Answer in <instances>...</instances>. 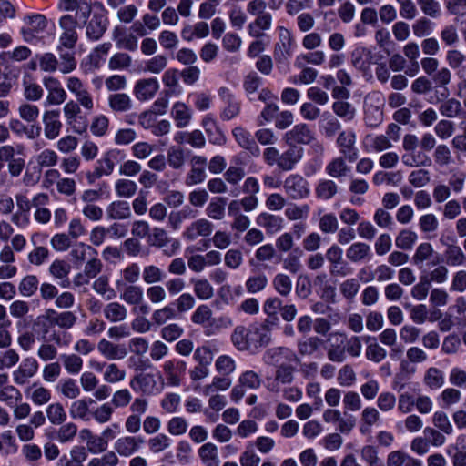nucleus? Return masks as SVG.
<instances>
[{"mask_svg": "<svg viewBox=\"0 0 466 466\" xmlns=\"http://www.w3.org/2000/svg\"><path fill=\"white\" fill-rule=\"evenodd\" d=\"M231 341L238 350L255 353L271 343V328L266 323L249 328L237 326L231 334Z\"/></svg>", "mask_w": 466, "mask_h": 466, "instance_id": "nucleus-1", "label": "nucleus"}, {"mask_svg": "<svg viewBox=\"0 0 466 466\" xmlns=\"http://www.w3.org/2000/svg\"><path fill=\"white\" fill-rule=\"evenodd\" d=\"M303 156L302 147L288 146L283 152H280L276 147H267L262 152V158L267 166L276 167L283 172L293 170L301 161Z\"/></svg>", "mask_w": 466, "mask_h": 466, "instance_id": "nucleus-2", "label": "nucleus"}, {"mask_svg": "<svg viewBox=\"0 0 466 466\" xmlns=\"http://www.w3.org/2000/svg\"><path fill=\"white\" fill-rule=\"evenodd\" d=\"M55 314L54 309H47L41 315H38L32 323V332L37 339L42 341H53L61 345L60 335L53 330L54 324L51 316Z\"/></svg>", "mask_w": 466, "mask_h": 466, "instance_id": "nucleus-3", "label": "nucleus"}, {"mask_svg": "<svg viewBox=\"0 0 466 466\" xmlns=\"http://www.w3.org/2000/svg\"><path fill=\"white\" fill-rule=\"evenodd\" d=\"M80 20L71 15H64L58 21V25L62 30L59 35L60 48L74 49L77 41L78 34L76 32L77 26H80Z\"/></svg>", "mask_w": 466, "mask_h": 466, "instance_id": "nucleus-4", "label": "nucleus"}, {"mask_svg": "<svg viewBox=\"0 0 466 466\" xmlns=\"http://www.w3.org/2000/svg\"><path fill=\"white\" fill-rule=\"evenodd\" d=\"M286 195L293 200H300L309 196V182L299 174H290L283 181Z\"/></svg>", "mask_w": 466, "mask_h": 466, "instance_id": "nucleus-5", "label": "nucleus"}, {"mask_svg": "<svg viewBox=\"0 0 466 466\" xmlns=\"http://www.w3.org/2000/svg\"><path fill=\"white\" fill-rule=\"evenodd\" d=\"M326 258L329 263V273L334 277H346L352 269L343 259V250L336 244L331 245L326 251Z\"/></svg>", "mask_w": 466, "mask_h": 466, "instance_id": "nucleus-6", "label": "nucleus"}, {"mask_svg": "<svg viewBox=\"0 0 466 466\" xmlns=\"http://www.w3.org/2000/svg\"><path fill=\"white\" fill-rule=\"evenodd\" d=\"M285 143L291 147L309 145L316 140L315 134L309 125L299 123L287 131L283 137Z\"/></svg>", "mask_w": 466, "mask_h": 466, "instance_id": "nucleus-7", "label": "nucleus"}, {"mask_svg": "<svg viewBox=\"0 0 466 466\" xmlns=\"http://www.w3.org/2000/svg\"><path fill=\"white\" fill-rule=\"evenodd\" d=\"M90 16V20L86 19V24H80V26L86 25V37L91 41H97L107 29L108 18L104 9L91 13Z\"/></svg>", "mask_w": 466, "mask_h": 466, "instance_id": "nucleus-8", "label": "nucleus"}, {"mask_svg": "<svg viewBox=\"0 0 466 466\" xmlns=\"http://www.w3.org/2000/svg\"><path fill=\"white\" fill-rule=\"evenodd\" d=\"M262 360L266 365L279 367L286 361H299V358L291 349L279 346L267 350L262 356Z\"/></svg>", "mask_w": 466, "mask_h": 466, "instance_id": "nucleus-9", "label": "nucleus"}, {"mask_svg": "<svg viewBox=\"0 0 466 466\" xmlns=\"http://www.w3.org/2000/svg\"><path fill=\"white\" fill-rule=\"evenodd\" d=\"M66 87L68 91L75 96V102H77V104L81 105V106L88 112L93 110L95 106L93 97L78 77H68L66 79Z\"/></svg>", "mask_w": 466, "mask_h": 466, "instance_id": "nucleus-10", "label": "nucleus"}, {"mask_svg": "<svg viewBox=\"0 0 466 466\" xmlns=\"http://www.w3.org/2000/svg\"><path fill=\"white\" fill-rule=\"evenodd\" d=\"M43 85L47 91L45 106H59L66 100V92L56 77L45 76Z\"/></svg>", "mask_w": 466, "mask_h": 466, "instance_id": "nucleus-11", "label": "nucleus"}, {"mask_svg": "<svg viewBox=\"0 0 466 466\" xmlns=\"http://www.w3.org/2000/svg\"><path fill=\"white\" fill-rule=\"evenodd\" d=\"M232 136L237 144L246 150L249 156L253 157L260 156V148L248 130L238 126L232 129Z\"/></svg>", "mask_w": 466, "mask_h": 466, "instance_id": "nucleus-12", "label": "nucleus"}, {"mask_svg": "<svg viewBox=\"0 0 466 466\" xmlns=\"http://www.w3.org/2000/svg\"><path fill=\"white\" fill-rule=\"evenodd\" d=\"M207 157L202 156H194L190 160L191 167L186 176L185 184L188 187H192L204 182L207 177Z\"/></svg>", "mask_w": 466, "mask_h": 466, "instance_id": "nucleus-13", "label": "nucleus"}, {"mask_svg": "<svg viewBox=\"0 0 466 466\" xmlns=\"http://www.w3.org/2000/svg\"><path fill=\"white\" fill-rule=\"evenodd\" d=\"M58 7L63 11L76 10L74 17L78 18L83 24H86L92 12L90 0H60Z\"/></svg>", "mask_w": 466, "mask_h": 466, "instance_id": "nucleus-14", "label": "nucleus"}, {"mask_svg": "<svg viewBox=\"0 0 466 466\" xmlns=\"http://www.w3.org/2000/svg\"><path fill=\"white\" fill-rule=\"evenodd\" d=\"M38 367V362L35 358L27 357L24 359L13 372L14 382L17 385L26 384L36 374Z\"/></svg>", "mask_w": 466, "mask_h": 466, "instance_id": "nucleus-15", "label": "nucleus"}, {"mask_svg": "<svg viewBox=\"0 0 466 466\" xmlns=\"http://www.w3.org/2000/svg\"><path fill=\"white\" fill-rule=\"evenodd\" d=\"M143 443L144 439L139 436H122L116 441L114 450L122 457H130L139 451Z\"/></svg>", "mask_w": 466, "mask_h": 466, "instance_id": "nucleus-16", "label": "nucleus"}, {"mask_svg": "<svg viewBox=\"0 0 466 466\" xmlns=\"http://www.w3.org/2000/svg\"><path fill=\"white\" fill-rule=\"evenodd\" d=\"M59 117V109H50L44 112L42 117L44 124V135L47 139L54 140L59 136L63 127Z\"/></svg>", "mask_w": 466, "mask_h": 466, "instance_id": "nucleus-17", "label": "nucleus"}, {"mask_svg": "<svg viewBox=\"0 0 466 466\" xmlns=\"http://www.w3.org/2000/svg\"><path fill=\"white\" fill-rule=\"evenodd\" d=\"M214 225L207 218H198L186 228L182 236L188 241H194L198 238H207L211 235Z\"/></svg>", "mask_w": 466, "mask_h": 466, "instance_id": "nucleus-18", "label": "nucleus"}, {"mask_svg": "<svg viewBox=\"0 0 466 466\" xmlns=\"http://www.w3.org/2000/svg\"><path fill=\"white\" fill-rule=\"evenodd\" d=\"M187 370V363L180 360H167L163 370L167 383L171 386H179Z\"/></svg>", "mask_w": 466, "mask_h": 466, "instance_id": "nucleus-19", "label": "nucleus"}, {"mask_svg": "<svg viewBox=\"0 0 466 466\" xmlns=\"http://www.w3.org/2000/svg\"><path fill=\"white\" fill-rule=\"evenodd\" d=\"M356 135L353 131H342L337 138L340 153L350 162L358 158V149L355 147Z\"/></svg>", "mask_w": 466, "mask_h": 466, "instance_id": "nucleus-20", "label": "nucleus"}, {"mask_svg": "<svg viewBox=\"0 0 466 466\" xmlns=\"http://www.w3.org/2000/svg\"><path fill=\"white\" fill-rule=\"evenodd\" d=\"M280 30L279 42L275 45L273 55L277 63H286L291 56L293 37L289 30L282 27Z\"/></svg>", "mask_w": 466, "mask_h": 466, "instance_id": "nucleus-21", "label": "nucleus"}, {"mask_svg": "<svg viewBox=\"0 0 466 466\" xmlns=\"http://www.w3.org/2000/svg\"><path fill=\"white\" fill-rule=\"evenodd\" d=\"M256 224L264 228L268 235H275L284 228V218L278 215L261 212L256 218Z\"/></svg>", "mask_w": 466, "mask_h": 466, "instance_id": "nucleus-22", "label": "nucleus"}, {"mask_svg": "<svg viewBox=\"0 0 466 466\" xmlns=\"http://www.w3.org/2000/svg\"><path fill=\"white\" fill-rule=\"evenodd\" d=\"M159 89L157 78L138 80L134 86V95L139 101H147L155 96Z\"/></svg>", "mask_w": 466, "mask_h": 466, "instance_id": "nucleus-23", "label": "nucleus"}, {"mask_svg": "<svg viewBox=\"0 0 466 466\" xmlns=\"http://www.w3.org/2000/svg\"><path fill=\"white\" fill-rule=\"evenodd\" d=\"M299 361H286L284 364L276 367L274 384L269 390L278 391V384H290L294 380L296 366Z\"/></svg>", "mask_w": 466, "mask_h": 466, "instance_id": "nucleus-24", "label": "nucleus"}, {"mask_svg": "<svg viewBox=\"0 0 466 466\" xmlns=\"http://www.w3.org/2000/svg\"><path fill=\"white\" fill-rule=\"evenodd\" d=\"M97 350L108 360H122L127 355V349L123 345L115 344L106 339L98 342Z\"/></svg>", "mask_w": 466, "mask_h": 466, "instance_id": "nucleus-25", "label": "nucleus"}, {"mask_svg": "<svg viewBox=\"0 0 466 466\" xmlns=\"http://www.w3.org/2000/svg\"><path fill=\"white\" fill-rule=\"evenodd\" d=\"M371 51L362 46H356L350 53L351 65L360 72H367L370 69Z\"/></svg>", "mask_w": 466, "mask_h": 466, "instance_id": "nucleus-26", "label": "nucleus"}, {"mask_svg": "<svg viewBox=\"0 0 466 466\" xmlns=\"http://www.w3.org/2000/svg\"><path fill=\"white\" fill-rule=\"evenodd\" d=\"M95 403L92 398H84L81 400H75L72 402L69 413L73 419H79L84 421H89L91 420L92 410L90 406Z\"/></svg>", "mask_w": 466, "mask_h": 466, "instance_id": "nucleus-27", "label": "nucleus"}, {"mask_svg": "<svg viewBox=\"0 0 466 466\" xmlns=\"http://www.w3.org/2000/svg\"><path fill=\"white\" fill-rule=\"evenodd\" d=\"M347 258L352 263L370 260L372 257L370 247L364 242H355L346 250Z\"/></svg>", "mask_w": 466, "mask_h": 466, "instance_id": "nucleus-28", "label": "nucleus"}, {"mask_svg": "<svg viewBox=\"0 0 466 466\" xmlns=\"http://www.w3.org/2000/svg\"><path fill=\"white\" fill-rule=\"evenodd\" d=\"M87 459V451L83 446H74L68 454L63 455L59 461L58 466H84Z\"/></svg>", "mask_w": 466, "mask_h": 466, "instance_id": "nucleus-29", "label": "nucleus"}, {"mask_svg": "<svg viewBox=\"0 0 466 466\" xmlns=\"http://www.w3.org/2000/svg\"><path fill=\"white\" fill-rule=\"evenodd\" d=\"M202 126L211 144L222 146L226 143V137L213 117L206 116L202 120Z\"/></svg>", "mask_w": 466, "mask_h": 466, "instance_id": "nucleus-30", "label": "nucleus"}, {"mask_svg": "<svg viewBox=\"0 0 466 466\" xmlns=\"http://www.w3.org/2000/svg\"><path fill=\"white\" fill-rule=\"evenodd\" d=\"M119 155L120 152L116 149L106 152L102 157L96 161L95 169L97 170L102 177L111 175Z\"/></svg>", "mask_w": 466, "mask_h": 466, "instance_id": "nucleus-31", "label": "nucleus"}, {"mask_svg": "<svg viewBox=\"0 0 466 466\" xmlns=\"http://www.w3.org/2000/svg\"><path fill=\"white\" fill-rule=\"evenodd\" d=\"M198 456L205 466H219L218 449L212 442H207L198 449Z\"/></svg>", "mask_w": 466, "mask_h": 466, "instance_id": "nucleus-32", "label": "nucleus"}, {"mask_svg": "<svg viewBox=\"0 0 466 466\" xmlns=\"http://www.w3.org/2000/svg\"><path fill=\"white\" fill-rule=\"evenodd\" d=\"M171 116L176 121V126L183 128L188 126L192 112L185 103L176 102L171 108Z\"/></svg>", "mask_w": 466, "mask_h": 466, "instance_id": "nucleus-33", "label": "nucleus"}, {"mask_svg": "<svg viewBox=\"0 0 466 466\" xmlns=\"http://www.w3.org/2000/svg\"><path fill=\"white\" fill-rule=\"evenodd\" d=\"M444 261L448 266L457 267L466 263V255L462 248L455 244L446 245L443 252Z\"/></svg>", "mask_w": 466, "mask_h": 466, "instance_id": "nucleus-34", "label": "nucleus"}, {"mask_svg": "<svg viewBox=\"0 0 466 466\" xmlns=\"http://www.w3.org/2000/svg\"><path fill=\"white\" fill-rule=\"evenodd\" d=\"M337 343H330L327 350V357L330 361L341 363L346 360V350L343 342L342 333H334Z\"/></svg>", "mask_w": 466, "mask_h": 466, "instance_id": "nucleus-35", "label": "nucleus"}, {"mask_svg": "<svg viewBox=\"0 0 466 466\" xmlns=\"http://www.w3.org/2000/svg\"><path fill=\"white\" fill-rule=\"evenodd\" d=\"M319 128L327 137H334L341 128V124L330 112L324 111L319 121Z\"/></svg>", "mask_w": 466, "mask_h": 466, "instance_id": "nucleus-36", "label": "nucleus"}, {"mask_svg": "<svg viewBox=\"0 0 466 466\" xmlns=\"http://www.w3.org/2000/svg\"><path fill=\"white\" fill-rule=\"evenodd\" d=\"M104 317L110 322H121L127 317V308L116 301L109 302L103 309Z\"/></svg>", "mask_w": 466, "mask_h": 466, "instance_id": "nucleus-37", "label": "nucleus"}, {"mask_svg": "<svg viewBox=\"0 0 466 466\" xmlns=\"http://www.w3.org/2000/svg\"><path fill=\"white\" fill-rule=\"evenodd\" d=\"M156 380L154 375L150 373H140L134 376L130 380V387L133 390L138 389L143 393H151L156 387Z\"/></svg>", "mask_w": 466, "mask_h": 466, "instance_id": "nucleus-38", "label": "nucleus"}, {"mask_svg": "<svg viewBox=\"0 0 466 466\" xmlns=\"http://www.w3.org/2000/svg\"><path fill=\"white\" fill-rule=\"evenodd\" d=\"M338 185L330 179H320L315 187V196L320 200H329L337 195Z\"/></svg>", "mask_w": 466, "mask_h": 466, "instance_id": "nucleus-39", "label": "nucleus"}, {"mask_svg": "<svg viewBox=\"0 0 466 466\" xmlns=\"http://www.w3.org/2000/svg\"><path fill=\"white\" fill-rule=\"evenodd\" d=\"M226 205V198H213L206 208V215L211 219L221 220L225 217Z\"/></svg>", "mask_w": 466, "mask_h": 466, "instance_id": "nucleus-40", "label": "nucleus"}, {"mask_svg": "<svg viewBox=\"0 0 466 466\" xmlns=\"http://www.w3.org/2000/svg\"><path fill=\"white\" fill-rule=\"evenodd\" d=\"M119 298L131 306L141 304L144 300V290L138 285H128L120 293Z\"/></svg>", "mask_w": 466, "mask_h": 466, "instance_id": "nucleus-41", "label": "nucleus"}, {"mask_svg": "<svg viewBox=\"0 0 466 466\" xmlns=\"http://www.w3.org/2000/svg\"><path fill=\"white\" fill-rule=\"evenodd\" d=\"M109 107L114 112H127L132 108L133 103L130 96L125 93H116L108 96Z\"/></svg>", "mask_w": 466, "mask_h": 466, "instance_id": "nucleus-42", "label": "nucleus"}, {"mask_svg": "<svg viewBox=\"0 0 466 466\" xmlns=\"http://www.w3.org/2000/svg\"><path fill=\"white\" fill-rule=\"evenodd\" d=\"M25 23L28 25V28L22 29V33L26 38L27 35H33V33H40L46 29L47 26V20L45 15L40 14H35L29 15L25 18Z\"/></svg>", "mask_w": 466, "mask_h": 466, "instance_id": "nucleus-43", "label": "nucleus"}, {"mask_svg": "<svg viewBox=\"0 0 466 466\" xmlns=\"http://www.w3.org/2000/svg\"><path fill=\"white\" fill-rule=\"evenodd\" d=\"M25 394L29 395L32 402L37 406L45 405L51 400V391L43 386H38L36 383L28 388Z\"/></svg>", "mask_w": 466, "mask_h": 466, "instance_id": "nucleus-44", "label": "nucleus"}, {"mask_svg": "<svg viewBox=\"0 0 466 466\" xmlns=\"http://www.w3.org/2000/svg\"><path fill=\"white\" fill-rule=\"evenodd\" d=\"M103 367L106 368L103 377L104 380L108 383H116L122 381L126 378V371L119 369L116 363H103L97 364L96 370H101Z\"/></svg>", "mask_w": 466, "mask_h": 466, "instance_id": "nucleus-45", "label": "nucleus"}, {"mask_svg": "<svg viewBox=\"0 0 466 466\" xmlns=\"http://www.w3.org/2000/svg\"><path fill=\"white\" fill-rule=\"evenodd\" d=\"M73 50L74 49L60 48V46H57V51L61 61L59 70L63 74H68L74 71L76 67V60Z\"/></svg>", "mask_w": 466, "mask_h": 466, "instance_id": "nucleus-46", "label": "nucleus"}, {"mask_svg": "<svg viewBox=\"0 0 466 466\" xmlns=\"http://www.w3.org/2000/svg\"><path fill=\"white\" fill-rule=\"evenodd\" d=\"M321 344L322 339H320L319 337H308L298 341V353L300 356H311L319 350Z\"/></svg>", "mask_w": 466, "mask_h": 466, "instance_id": "nucleus-47", "label": "nucleus"}, {"mask_svg": "<svg viewBox=\"0 0 466 466\" xmlns=\"http://www.w3.org/2000/svg\"><path fill=\"white\" fill-rule=\"evenodd\" d=\"M110 219H126L131 216L130 207L127 201H114L106 208Z\"/></svg>", "mask_w": 466, "mask_h": 466, "instance_id": "nucleus-48", "label": "nucleus"}, {"mask_svg": "<svg viewBox=\"0 0 466 466\" xmlns=\"http://www.w3.org/2000/svg\"><path fill=\"white\" fill-rule=\"evenodd\" d=\"M79 104L77 102H75V100H70L66 102L63 106V113L64 116L66 118V124L71 126L74 130L77 133H82V129L76 127V118L81 113Z\"/></svg>", "mask_w": 466, "mask_h": 466, "instance_id": "nucleus-49", "label": "nucleus"}, {"mask_svg": "<svg viewBox=\"0 0 466 466\" xmlns=\"http://www.w3.org/2000/svg\"><path fill=\"white\" fill-rule=\"evenodd\" d=\"M272 25V15L268 12L257 15L254 22L248 25L249 35L255 37H258L261 34L259 30H268Z\"/></svg>", "mask_w": 466, "mask_h": 466, "instance_id": "nucleus-50", "label": "nucleus"}, {"mask_svg": "<svg viewBox=\"0 0 466 466\" xmlns=\"http://www.w3.org/2000/svg\"><path fill=\"white\" fill-rule=\"evenodd\" d=\"M60 360L68 374L76 375L83 368V360L77 354H61Z\"/></svg>", "mask_w": 466, "mask_h": 466, "instance_id": "nucleus-51", "label": "nucleus"}, {"mask_svg": "<svg viewBox=\"0 0 466 466\" xmlns=\"http://www.w3.org/2000/svg\"><path fill=\"white\" fill-rule=\"evenodd\" d=\"M418 235L410 229H402L395 238V246L401 250H410L417 242Z\"/></svg>", "mask_w": 466, "mask_h": 466, "instance_id": "nucleus-52", "label": "nucleus"}, {"mask_svg": "<svg viewBox=\"0 0 466 466\" xmlns=\"http://www.w3.org/2000/svg\"><path fill=\"white\" fill-rule=\"evenodd\" d=\"M21 391L14 385H9L0 390V401L7 407L12 408L22 401Z\"/></svg>", "mask_w": 466, "mask_h": 466, "instance_id": "nucleus-53", "label": "nucleus"}, {"mask_svg": "<svg viewBox=\"0 0 466 466\" xmlns=\"http://www.w3.org/2000/svg\"><path fill=\"white\" fill-rule=\"evenodd\" d=\"M97 250L83 242L77 243L70 251V256L76 262L82 263L92 256H97Z\"/></svg>", "mask_w": 466, "mask_h": 466, "instance_id": "nucleus-54", "label": "nucleus"}, {"mask_svg": "<svg viewBox=\"0 0 466 466\" xmlns=\"http://www.w3.org/2000/svg\"><path fill=\"white\" fill-rule=\"evenodd\" d=\"M54 313L51 316L52 322L60 329H70L76 322V316L72 311L57 312L54 309Z\"/></svg>", "mask_w": 466, "mask_h": 466, "instance_id": "nucleus-55", "label": "nucleus"}, {"mask_svg": "<svg viewBox=\"0 0 466 466\" xmlns=\"http://www.w3.org/2000/svg\"><path fill=\"white\" fill-rule=\"evenodd\" d=\"M327 174L334 178H339L347 176L350 168L342 157L332 159L325 168Z\"/></svg>", "mask_w": 466, "mask_h": 466, "instance_id": "nucleus-56", "label": "nucleus"}, {"mask_svg": "<svg viewBox=\"0 0 466 466\" xmlns=\"http://www.w3.org/2000/svg\"><path fill=\"white\" fill-rule=\"evenodd\" d=\"M166 273L156 265H147L142 270L143 281L147 285L157 284L163 281Z\"/></svg>", "mask_w": 466, "mask_h": 466, "instance_id": "nucleus-57", "label": "nucleus"}, {"mask_svg": "<svg viewBox=\"0 0 466 466\" xmlns=\"http://www.w3.org/2000/svg\"><path fill=\"white\" fill-rule=\"evenodd\" d=\"M93 289L107 300L116 298V294L114 289L109 286L108 277L106 275L99 276L92 284Z\"/></svg>", "mask_w": 466, "mask_h": 466, "instance_id": "nucleus-58", "label": "nucleus"}, {"mask_svg": "<svg viewBox=\"0 0 466 466\" xmlns=\"http://www.w3.org/2000/svg\"><path fill=\"white\" fill-rule=\"evenodd\" d=\"M325 61V54L323 51L318 50L310 53L300 54L295 59V66L297 67H304L307 64L319 66Z\"/></svg>", "mask_w": 466, "mask_h": 466, "instance_id": "nucleus-59", "label": "nucleus"}, {"mask_svg": "<svg viewBox=\"0 0 466 466\" xmlns=\"http://www.w3.org/2000/svg\"><path fill=\"white\" fill-rule=\"evenodd\" d=\"M380 413L375 408H365L361 413L360 432L363 434L369 433L371 426L380 420Z\"/></svg>", "mask_w": 466, "mask_h": 466, "instance_id": "nucleus-60", "label": "nucleus"}, {"mask_svg": "<svg viewBox=\"0 0 466 466\" xmlns=\"http://www.w3.org/2000/svg\"><path fill=\"white\" fill-rule=\"evenodd\" d=\"M46 417L53 425H61L66 420V413L59 402L49 404L46 410Z\"/></svg>", "mask_w": 466, "mask_h": 466, "instance_id": "nucleus-61", "label": "nucleus"}, {"mask_svg": "<svg viewBox=\"0 0 466 466\" xmlns=\"http://www.w3.org/2000/svg\"><path fill=\"white\" fill-rule=\"evenodd\" d=\"M439 110L442 116L448 118H455L461 114L462 106L459 100L449 98L441 103Z\"/></svg>", "mask_w": 466, "mask_h": 466, "instance_id": "nucleus-62", "label": "nucleus"}, {"mask_svg": "<svg viewBox=\"0 0 466 466\" xmlns=\"http://www.w3.org/2000/svg\"><path fill=\"white\" fill-rule=\"evenodd\" d=\"M332 110L335 115L345 121H351L356 115L355 107L346 100H338L334 102L332 104Z\"/></svg>", "mask_w": 466, "mask_h": 466, "instance_id": "nucleus-63", "label": "nucleus"}, {"mask_svg": "<svg viewBox=\"0 0 466 466\" xmlns=\"http://www.w3.org/2000/svg\"><path fill=\"white\" fill-rule=\"evenodd\" d=\"M366 140L369 143L370 149L376 153H380L392 147V142L385 135H368Z\"/></svg>", "mask_w": 466, "mask_h": 466, "instance_id": "nucleus-64", "label": "nucleus"}]
</instances>
